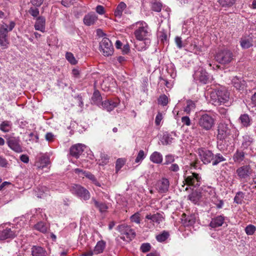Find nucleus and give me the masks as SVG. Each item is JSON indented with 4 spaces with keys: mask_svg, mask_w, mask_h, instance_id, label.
I'll return each mask as SVG.
<instances>
[{
    "mask_svg": "<svg viewBox=\"0 0 256 256\" xmlns=\"http://www.w3.org/2000/svg\"><path fill=\"white\" fill-rule=\"evenodd\" d=\"M194 80L201 84H206L209 80V75L202 68L199 67L193 74Z\"/></svg>",
    "mask_w": 256,
    "mask_h": 256,
    "instance_id": "nucleus-14",
    "label": "nucleus"
},
{
    "mask_svg": "<svg viewBox=\"0 0 256 256\" xmlns=\"http://www.w3.org/2000/svg\"><path fill=\"white\" fill-rule=\"evenodd\" d=\"M183 224L186 226H191L193 225L196 221V218L194 216H189L186 218L185 219H182Z\"/></svg>",
    "mask_w": 256,
    "mask_h": 256,
    "instance_id": "nucleus-44",
    "label": "nucleus"
},
{
    "mask_svg": "<svg viewBox=\"0 0 256 256\" xmlns=\"http://www.w3.org/2000/svg\"><path fill=\"white\" fill-rule=\"evenodd\" d=\"M146 218L148 221H149L148 222L147 227L150 228H152L154 226V223L159 224L164 220L162 215L159 213H156L154 214H148Z\"/></svg>",
    "mask_w": 256,
    "mask_h": 256,
    "instance_id": "nucleus-16",
    "label": "nucleus"
},
{
    "mask_svg": "<svg viewBox=\"0 0 256 256\" xmlns=\"http://www.w3.org/2000/svg\"><path fill=\"white\" fill-rule=\"evenodd\" d=\"M238 120L243 127L248 128L252 124V119L248 114H241Z\"/></svg>",
    "mask_w": 256,
    "mask_h": 256,
    "instance_id": "nucleus-26",
    "label": "nucleus"
},
{
    "mask_svg": "<svg viewBox=\"0 0 256 256\" xmlns=\"http://www.w3.org/2000/svg\"><path fill=\"white\" fill-rule=\"evenodd\" d=\"M50 164V159L48 156H42L36 162L35 166L39 169L47 168Z\"/></svg>",
    "mask_w": 256,
    "mask_h": 256,
    "instance_id": "nucleus-24",
    "label": "nucleus"
},
{
    "mask_svg": "<svg viewBox=\"0 0 256 256\" xmlns=\"http://www.w3.org/2000/svg\"><path fill=\"white\" fill-rule=\"evenodd\" d=\"M92 202L94 203L95 206L101 212H105L108 209V206L106 204L100 202L94 198H92Z\"/></svg>",
    "mask_w": 256,
    "mask_h": 256,
    "instance_id": "nucleus-38",
    "label": "nucleus"
},
{
    "mask_svg": "<svg viewBox=\"0 0 256 256\" xmlns=\"http://www.w3.org/2000/svg\"><path fill=\"white\" fill-rule=\"evenodd\" d=\"M150 160L156 164H160L162 162V155L158 152H153L150 156Z\"/></svg>",
    "mask_w": 256,
    "mask_h": 256,
    "instance_id": "nucleus-29",
    "label": "nucleus"
},
{
    "mask_svg": "<svg viewBox=\"0 0 256 256\" xmlns=\"http://www.w3.org/2000/svg\"><path fill=\"white\" fill-rule=\"evenodd\" d=\"M100 50L104 56H108L113 54L114 48L110 40L104 37L100 44Z\"/></svg>",
    "mask_w": 256,
    "mask_h": 256,
    "instance_id": "nucleus-13",
    "label": "nucleus"
},
{
    "mask_svg": "<svg viewBox=\"0 0 256 256\" xmlns=\"http://www.w3.org/2000/svg\"><path fill=\"white\" fill-rule=\"evenodd\" d=\"M162 4L158 2H152V9L156 12H160L162 10Z\"/></svg>",
    "mask_w": 256,
    "mask_h": 256,
    "instance_id": "nucleus-50",
    "label": "nucleus"
},
{
    "mask_svg": "<svg viewBox=\"0 0 256 256\" xmlns=\"http://www.w3.org/2000/svg\"><path fill=\"white\" fill-rule=\"evenodd\" d=\"M196 108V104L194 101L187 100L186 106L184 108V110L187 114H190V112L194 110Z\"/></svg>",
    "mask_w": 256,
    "mask_h": 256,
    "instance_id": "nucleus-41",
    "label": "nucleus"
},
{
    "mask_svg": "<svg viewBox=\"0 0 256 256\" xmlns=\"http://www.w3.org/2000/svg\"><path fill=\"white\" fill-rule=\"evenodd\" d=\"M8 146L14 152L20 153L22 152L19 136H16L14 133L4 136Z\"/></svg>",
    "mask_w": 256,
    "mask_h": 256,
    "instance_id": "nucleus-8",
    "label": "nucleus"
},
{
    "mask_svg": "<svg viewBox=\"0 0 256 256\" xmlns=\"http://www.w3.org/2000/svg\"><path fill=\"white\" fill-rule=\"evenodd\" d=\"M49 225L40 221L34 226V228L42 233L46 234L49 230Z\"/></svg>",
    "mask_w": 256,
    "mask_h": 256,
    "instance_id": "nucleus-28",
    "label": "nucleus"
},
{
    "mask_svg": "<svg viewBox=\"0 0 256 256\" xmlns=\"http://www.w3.org/2000/svg\"><path fill=\"white\" fill-rule=\"evenodd\" d=\"M30 213L32 215V218H37L38 219L43 218L44 216H46V214H43L42 210L40 208H34L31 210Z\"/></svg>",
    "mask_w": 256,
    "mask_h": 256,
    "instance_id": "nucleus-43",
    "label": "nucleus"
},
{
    "mask_svg": "<svg viewBox=\"0 0 256 256\" xmlns=\"http://www.w3.org/2000/svg\"><path fill=\"white\" fill-rule=\"evenodd\" d=\"M156 186L159 192L165 193L167 192L170 186L168 180L164 178H162L157 182Z\"/></svg>",
    "mask_w": 256,
    "mask_h": 256,
    "instance_id": "nucleus-19",
    "label": "nucleus"
},
{
    "mask_svg": "<svg viewBox=\"0 0 256 256\" xmlns=\"http://www.w3.org/2000/svg\"><path fill=\"white\" fill-rule=\"evenodd\" d=\"M150 38H145L142 40H138L135 43L136 48L138 51L146 50L150 44Z\"/></svg>",
    "mask_w": 256,
    "mask_h": 256,
    "instance_id": "nucleus-21",
    "label": "nucleus"
},
{
    "mask_svg": "<svg viewBox=\"0 0 256 256\" xmlns=\"http://www.w3.org/2000/svg\"><path fill=\"white\" fill-rule=\"evenodd\" d=\"M12 187V184L8 182H4L0 185V192L6 194L9 192V189Z\"/></svg>",
    "mask_w": 256,
    "mask_h": 256,
    "instance_id": "nucleus-42",
    "label": "nucleus"
},
{
    "mask_svg": "<svg viewBox=\"0 0 256 256\" xmlns=\"http://www.w3.org/2000/svg\"><path fill=\"white\" fill-rule=\"evenodd\" d=\"M236 173L240 179H246L251 174L252 169L250 166H243L236 170Z\"/></svg>",
    "mask_w": 256,
    "mask_h": 256,
    "instance_id": "nucleus-18",
    "label": "nucleus"
},
{
    "mask_svg": "<svg viewBox=\"0 0 256 256\" xmlns=\"http://www.w3.org/2000/svg\"><path fill=\"white\" fill-rule=\"evenodd\" d=\"M232 84L237 90H240L244 88L246 82L241 78L237 76L234 77L232 80Z\"/></svg>",
    "mask_w": 256,
    "mask_h": 256,
    "instance_id": "nucleus-31",
    "label": "nucleus"
},
{
    "mask_svg": "<svg viewBox=\"0 0 256 256\" xmlns=\"http://www.w3.org/2000/svg\"><path fill=\"white\" fill-rule=\"evenodd\" d=\"M256 230L255 226L252 224L247 226L245 228V232L248 235L253 234Z\"/></svg>",
    "mask_w": 256,
    "mask_h": 256,
    "instance_id": "nucleus-52",
    "label": "nucleus"
},
{
    "mask_svg": "<svg viewBox=\"0 0 256 256\" xmlns=\"http://www.w3.org/2000/svg\"><path fill=\"white\" fill-rule=\"evenodd\" d=\"M66 59L72 64H75L77 63V61L76 60L74 54L69 52H67L66 54Z\"/></svg>",
    "mask_w": 256,
    "mask_h": 256,
    "instance_id": "nucleus-51",
    "label": "nucleus"
},
{
    "mask_svg": "<svg viewBox=\"0 0 256 256\" xmlns=\"http://www.w3.org/2000/svg\"><path fill=\"white\" fill-rule=\"evenodd\" d=\"M140 214L139 212L135 213L134 214L130 216V220L132 222H136L138 224L140 223Z\"/></svg>",
    "mask_w": 256,
    "mask_h": 256,
    "instance_id": "nucleus-57",
    "label": "nucleus"
},
{
    "mask_svg": "<svg viewBox=\"0 0 256 256\" xmlns=\"http://www.w3.org/2000/svg\"><path fill=\"white\" fill-rule=\"evenodd\" d=\"M174 136H176L175 132H172L170 134H164L162 138V144L166 145L172 144L174 140Z\"/></svg>",
    "mask_w": 256,
    "mask_h": 256,
    "instance_id": "nucleus-33",
    "label": "nucleus"
},
{
    "mask_svg": "<svg viewBox=\"0 0 256 256\" xmlns=\"http://www.w3.org/2000/svg\"><path fill=\"white\" fill-rule=\"evenodd\" d=\"M189 48L191 52H194V53H197L198 52H199L200 50V48L197 45L196 42V40H194L192 42Z\"/></svg>",
    "mask_w": 256,
    "mask_h": 256,
    "instance_id": "nucleus-55",
    "label": "nucleus"
},
{
    "mask_svg": "<svg viewBox=\"0 0 256 256\" xmlns=\"http://www.w3.org/2000/svg\"><path fill=\"white\" fill-rule=\"evenodd\" d=\"M184 185L186 184L190 188L198 186L201 184V177L198 174L192 172L190 175H184Z\"/></svg>",
    "mask_w": 256,
    "mask_h": 256,
    "instance_id": "nucleus-10",
    "label": "nucleus"
},
{
    "mask_svg": "<svg viewBox=\"0 0 256 256\" xmlns=\"http://www.w3.org/2000/svg\"><path fill=\"white\" fill-rule=\"evenodd\" d=\"M151 246L148 243L142 244L140 246V250L143 252H146L150 250Z\"/></svg>",
    "mask_w": 256,
    "mask_h": 256,
    "instance_id": "nucleus-60",
    "label": "nucleus"
},
{
    "mask_svg": "<svg viewBox=\"0 0 256 256\" xmlns=\"http://www.w3.org/2000/svg\"><path fill=\"white\" fill-rule=\"evenodd\" d=\"M210 100L213 104L219 106L229 104L230 93L224 86H220L214 89L210 92Z\"/></svg>",
    "mask_w": 256,
    "mask_h": 256,
    "instance_id": "nucleus-3",
    "label": "nucleus"
},
{
    "mask_svg": "<svg viewBox=\"0 0 256 256\" xmlns=\"http://www.w3.org/2000/svg\"><path fill=\"white\" fill-rule=\"evenodd\" d=\"M16 26L14 21H10L9 24L2 22L0 25V46L2 48H8L9 42L8 38V32H11Z\"/></svg>",
    "mask_w": 256,
    "mask_h": 256,
    "instance_id": "nucleus-5",
    "label": "nucleus"
},
{
    "mask_svg": "<svg viewBox=\"0 0 256 256\" xmlns=\"http://www.w3.org/2000/svg\"><path fill=\"white\" fill-rule=\"evenodd\" d=\"M118 100H107L102 102L100 106L103 109L111 112L118 106Z\"/></svg>",
    "mask_w": 256,
    "mask_h": 256,
    "instance_id": "nucleus-20",
    "label": "nucleus"
},
{
    "mask_svg": "<svg viewBox=\"0 0 256 256\" xmlns=\"http://www.w3.org/2000/svg\"><path fill=\"white\" fill-rule=\"evenodd\" d=\"M29 13L34 17H36L39 14V10L37 8H30L29 10Z\"/></svg>",
    "mask_w": 256,
    "mask_h": 256,
    "instance_id": "nucleus-62",
    "label": "nucleus"
},
{
    "mask_svg": "<svg viewBox=\"0 0 256 256\" xmlns=\"http://www.w3.org/2000/svg\"><path fill=\"white\" fill-rule=\"evenodd\" d=\"M213 160L212 165L216 166L218 163L225 161L226 160L220 154H217L214 156Z\"/></svg>",
    "mask_w": 256,
    "mask_h": 256,
    "instance_id": "nucleus-46",
    "label": "nucleus"
},
{
    "mask_svg": "<svg viewBox=\"0 0 256 256\" xmlns=\"http://www.w3.org/2000/svg\"><path fill=\"white\" fill-rule=\"evenodd\" d=\"M102 96L100 92L98 90L94 92L92 98V102L98 106L101 105Z\"/></svg>",
    "mask_w": 256,
    "mask_h": 256,
    "instance_id": "nucleus-39",
    "label": "nucleus"
},
{
    "mask_svg": "<svg viewBox=\"0 0 256 256\" xmlns=\"http://www.w3.org/2000/svg\"><path fill=\"white\" fill-rule=\"evenodd\" d=\"M170 234L168 232L164 231L156 236V240L159 242H163L168 239Z\"/></svg>",
    "mask_w": 256,
    "mask_h": 256,
    "instance_id": "nucleus-47",
    "label": "nucleus"
},
{
    "mask_svg": "<svg viewBox=\"0 0 256 256\" xmlns=\"http://www.w3.org/2000/svg\"><path fill=\"white\" fill-rule=\"evenodd\" d=\"M238 135V131L230 123L220 122L218 126L217 138L220 140L226 138L234 140Z\"/></svg>",
    "mask_w": 256,
    "mask_h": 256,
    "instance_id": "nucleus-4",
    "label": "nucleus"
},
{
    "mask_svg": "<svg viewBox=\"0 0 256 256\" xmlns=\"http://www.w3.org/2000/svg\"><path fill=\"white\" fill-rule=\"evenodd\" d=\"M84 176H85L90 180L93 182V184H94L96 186H100V184L98 182L94 176L91 174L90 172H86Z\"/></svg>",
    "mask_w": 256,
    "mask_h": 256,
    "instance_id": "nucleus-45",
    "label": "nucleus"
},
{
    "mask_svg": "<svg viewBox=\"0 0 256 256\" xmlns=\"http://www.w3.org/2000/svg\"><path fill=\"white\" fill-rule=\"evenodd\" d=\"M182 122L184 125L190 126L191 124V120L188 116H184L182 118Z\"/></svg>",
    "mask_w": 256,
    "mask_h": 256,
    "instance_id": "nucleus-63",
    "label": "nucleus"
},
{
    "mask_svg": "<svg viewBox=\"0 0 256 256\" xmlns=\"http://www.w3.org/2000/svg\"><path fill=\"white\" fill-rule=\"evenodd\" d=\"M146 155L143 150H140L135 159V162L136 164H140L146 158Z\"/></svg>",
    "mask_w": 256,
    "mask_h": 256,
    "instance_id": "nucleus-48",
    "label": "nucleus"
},
{
    "mask_svg": "<svg viewBox=\"0 0 256 256\" xmlns=\"http://www.w3.org/2000/svg\"><path fill=\"white\" fill-rule=\"evenodd\" d=\"M70 191L74 194L84 200L90 198L89 192L80 185L74 184L72 187Z\"/></svg>",
    "mask_w": 256,
    "mask_h": 256,
    "instance_id": "nucleus-12",
    "label": "nucleus"
},
{
    "mask_svg": "<svg viewBox=\"0 0 256 256\" xmlns=\"http://www.w3.org/2000/svg\"><path fill=\"white\" fill-rule=\"evenodd\" d=\"M86 148H87V147L83 144H76L70 147V154L72 156L78 158Z\"/></svg>",
    "mask_w": 256,
    "mask_h": 256,
    "instance_id": "nucleus-17",
    "label": "nucleus"
},
{
    "mask_svg": "<svg viewBox=\"0 0 256 256\" xmlns=\"http://www.w3.org/2000/svg\"><path fill=\"white\" fill-rule=\"evenodd\" d=\"M188 199L194 204H197L202 201V192H193L188 196Z\"/></svg>",
    "mask_w": 256,
    "mask_h": 256,
    "instance_id": "nucleus-36",
    "label": "nucleus"
},
{
    "mask_svg": "<svg viewBox=\"0 0 256 256\" xmlns=\"http://www.w3.org/2000/svg\"><path fill=\"white\" fill-rule=\"evenodd\" d=\"M106 243L104 240H100L95 246L94 250L95 254L102 253L106 248Z\"/></svg>",
    "mask_w": 256,
    "mask_h": 256,
    "instance_id": "nucleus-37",
    "label": "nucleus"
},
{
    "mask_svg": "<svg viewBox=\"0 0 256 256\" xmlns=\"http://www.w3.org/2000/svg\"><path fill=\"white\" fill-rule=\"evenodd\" d=\"M12 128V122L10 121L5 120L0 124V130L4 132H9Z\"/></svg>",
    "mask_w": 256,
    "mask_h": 256,
    "instance_id": "nucleus-40",
    "label": "nucleus"
},
{
    "mask_svg": "<svg viewBox=\"0 0 256 256\" xmlns=\"http://www.w3.org/2000/svg\"><path fill=\"white\" fill-rule=\"evenodd\" d=\"M175 42L176 44L177 47L180 49L183 47H185L186 46L184 44H183L182 38L179 36H176L175 38Z\"/></svg>",
    "mask_w": 256,
    "mask_h": 256,
    "instance_id": "nucleus-59",
    "label": "nucleus"
},
{
    "mask_svg": "<svg viewBox=\"0 0 256 256\" xmlns=\"http://www.w3.org/2000/svg\"><path fill=\"white\" fill-rule=\"evenodd\" d=\"M253 142L254 139L250 136L244 135L243 136L242 146L244 148L246 149L250 148Z\"/></svg>",
    "mask_w": 256,
    "mask_h": 256,
    "instance_id": "nucleus-35",
    "label": "nucleus"
},
{
    "mask_svg": "<svg viewBox=\"0 0 256 256\" xmlns=\"http://www.w3.org/2000/svg\"><path fill=\"white\" fill-rule=\"evenodd\" d=\"M158 103L163 106H166L168 102V99L167 96L165 94L162 95L160 96L158 100Z\"/></svg>",
    "mask_w": 256,
    "mask_h": 256,
    "instance_id": "nucleus-54",
    "label": "nucleus"
},
{
    "mask_svg": "<svg viewBox=\"0 0 256 256\" xmlns=\"http://www.w3.org/2000/svg\"><path fill=\"white\" fill-rule=\"evenodd\" d=\"M244 194L242 192H238L234 198V202L236 204H241L243 199Z\"/></svg>",
    "mask_w": 256,
    "mask_h": 256,
    "instance_id": "nucleus-58",
    "label": "nucleus"
},
{
    "mask_svg": "<svg viewBox=\"0 0 256 256\" xmlns=\"http://www.w3.org/2000/svg\"><path fill=\"white\" fill-rule=\"evenodd\" d=\"M246 153L242 150H236L234 153L232 159L234 162L240 164L244 160L245 158Z\"/></svg>",
    "mask_w": 256,
    "mask_h": 256,
    "instance_id": "nucleus-32",
    "label": "nucleus"
},
{
    "mask_svg": "<svg viewBox=\"0 0 256 256\" xmlns=\"http://www.w3.org/2000/svg\"><path fill=\"white\" fill-rule=\"evenodd\" d=\"M26 219L20 218L16 224H5L0 226V240H12L18 235L22 236L26 230Z\"/></svg>",
    "mask_w": 256,
    "mask_h": 256,
    "instance_id": "nucleus-1",
    "label": "nucleus"
},
{
    "mask_svg": "<svg viewBox=\"0 0 256 256\" xmlns=\"http://www.w3.org/2000/svg\"><path fill=\"white\" fill-rule=\"evenodd\" d=\"M240 43L242 48H248L252 46V38L250 36L242 37L240 40Z\"/></svg>",
    "mask_w": 256,
    "mask_h": 256,
    "instance_id": "nucleus-34",
    "label": "nucleus"
},
{
    "mask_svg": "<svg viewBox=\"0 0 256 256\" xmlns=\"http://www.w3.org/2000/svg\"><path fill=\"white\" fill-rule=\"evenodd\" d=\"M32 256H46L47 252L41 246H34L32 248Z\"/></svg>",
    "mask_w": 256,
    "mask_h": 256,
    "instance_id": "nucleus-27",
    "label": "nucleus"
},
{
    "mask_svg": "<svg viewBox=\"0 0 256 256\" xmlns=\"http://www.w3.org/2000/svg\"><path fill=\"white\" fill-rule=\"evenodd\" d=\"M125 161L122 158L117 160L116 164V171L118 173L121 168L124 166Z\"/></svg>",
    "mask_w": 256,
    "mask_h": 256,
    "instance_id": "nucleus-53",
    "label": "nucleus"
},
{
    "mask_svg": "<svg viewBox=\"0 0 256 256\" xmlns=\"http://www.w3.org/2000/svg\"><path fill=\"white\" fill-rule=\"evenodd\" d=\"M98 20V16L94 13H90L86 14L83 19L84 23L87 26L94 24Z\"/></svg>",
    "mask_w": 256,
    "mask_h": 256,
    "instance_id": "nucleus-23",
    "label": "nucleus"
},
{
    "mask_svg": "<svg viewBox=\"0 0 256 256\" xmlns=\"http://www.w3.org/2000/svg\"><path fill=\"white\" fill-rule=\"evenodd\" d=\"M118 230L122 235L121 238L124 240H131L135 236V232L130 226L122 224L118 226Z\"/></svg>",
    "mask_w": 256,
    "mask_h": 256,
    "instance_id": "nucleus-11",
    "label": "nucleus"
},
{
    "mask_svg": "<svg viewBox=\"0 0 256 256\" xmlns=\"http://www.w3.org/2000/svg\"><path fill=\"white\" fill-rule=\"evenodd\" d=\"M224 220V216H218L212 220L210 224V226L212 228H216L222 226Z\"/></svg>",
    "mask_w": 256,
    "mask_h": 256,
    "instance_id": "nucleus-30",
    "label": "nucleus"
},
{
    "mask_svg": "<svg viewBox=\"0 0 256 256\" xmlns=\"http://www.w3.org/2000/svg\"><path fill=\"white\" fill-rule=\"evenodd\" d=\"M168 170L170 172H176L180 170V167L176 164H172L171 165L168 167Z\"/></svg>",
    "mask_w": 256,
    "mask_h": 256,
    "instance_id": "nucleus-61",
    "label": "nucleus"
},
{
    "mask_svg": "<svg viewBox=\"0 0 256 256\" xmlns=\"http://www.w3.org/2000/svg\"><path fill=\"white\" fill-rule=\"evenodd\" d=\"M216 123V116L204 113L200 115L198 119V125L205 130H210Z\"/></svg>",
    "mask_w": 256,
    "mask_h": 256,
    "instance_id": "nucleus-7",
    "label": "nucleus"
},
{
    "mask_svg": "<svg viewBox=\"0 0 256 256\" xmlns=\"http://www.w3.org/2000/svg\"><path fill=\"white\" fill-rule=\"evenodd\" d=\"M55 137V136L52 132H47L45 136L46 140L48 142L54 141Z\"/></svg>",
    "mask_w": 256,
    "mask_h": 256,
    "instance_id": "nucleus-64",
    "label": "nucleus"
},
{
    "mask_svg": "<svg viewBox=\"0 0 256 256\" xmlns=\"http://www.w3.org/2000/svg\"><path fill=\"white\" fill-rule=\"evenodd\" d=\"M136 30L134 34L137 40L150 38L151 30L148 24L144 21H140L136 24Z\"/></svg>",
    "mask_w": 256,
    "mask_h": 256,
    "instance_id": "nucleus-6",
    "label": "nucleus"
},
{
    "mask_svg": "<svg viewBox=\"0 0 256 256\" xmlns=\"http://www.w3.org/2000/svg\"><path fill=\"white\" fill-rule=\"evenodd\" d=\"M174 161V155L169 154L165 156V162L164 164L168 165Z\"/></svg>",
    "mask_w": 256,
    "mask_h": 256,
    "instance_id": "nucleus-56",
    "label": "nucleus"
},
{
    "mask_svg": "<svg viewBox=\"0 0 256 256\" xmlns=\"http://www.w3.org/2000/svg\"><path fill=\"white\" fill-rule=\"evenodd\" d=\"M202 201L206 203H212L218 208H221L224 206V202L217 195L216 188L211 186H204L202 189Z\"/></svg>",
    "mask_w": 256,
    "mask_h": 256,
    "instance_id": "nucleus-2",
    "label": "nucleus"
},
{
    "mask_svg": "<svg viewBox=\"0 0 256 256\" xmlns=\"http://www.w3.org/2000/svg\"><path fill=\"white\" fill-rule=\"evenodd\" d=\"M236 0H218L220 4L223 7H230L235 2Z\"/></svg>",
    "mask_w": 256,
    "mask_h": 256,
    "instance_id": "nucleus-49",
    "label": "nucleus"
},
{
    "mask_svg": "<svg viewBox=\"0 0 256 256\" xmlns=\"http://www.w3.org/2000/svg\"><path fill=\"white\" fill-rule=\"evenodd\" d=\"M233 54L229 50H220L216 52L214 58L216 62L222 64H230L233 60Z\"/></svg>",
    "mask_w": 256,
    "mask_h": 256,
    "instance_id": "nucleus-9",
    "label": "nucleus"
},
{
    "mask_svg": "<svg viewBox=\"0 0 256 256\" xmlns=\"http://www.w3.org/2000/svg\"><path fill=\"white\" fill-rule=\"evenodd\" d=\"M198 154L200 160L204 164H208L214 159V154L212 152L204 148H199Z\"/></svg>",
    "mask_w": 256,
    "mask_h": 256,
    "instance_id": "nucleus-15",
    "label": "nucleus"
},
{
    "mask_svg": "<svg viewBox=\"0 0 256 256\" xmlns=\"http://www.w3.org/2000/svg\"><path fill=\"white\" fill-rule=\"evenodd\" d=\"M123 12L125 14L128 13L127 6L124 2H120L114 11V15L116 17L120 18L122 15Z\"/></svg>",
    "mask_w": 256,
    "mask_h": 256,
    "instance_id": "nucleus-25",
    "label": "nucleus"
},
{
    "mask_svg": "<svg viewBox=\"0 0 256 256\" xmlns=\"http://www.w3.org/2000/svg\"><path fill=\"white\" fill-rule=\"evenodd\" d=\"M45 26L46 18L42 16L38 17L34 26L35 30L44 32L46 28Z\"/></svg>",
    "mask_w": 256,
    "mask_h": 256,
    "instance_id": "nucleus-22",
    "label": "nucleus"
}]
</instances>
